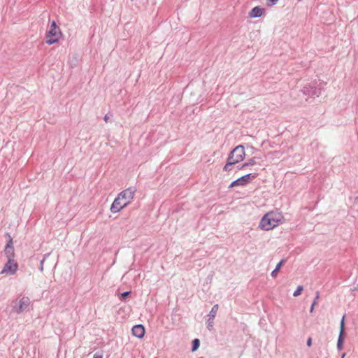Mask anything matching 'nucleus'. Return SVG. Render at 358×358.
Listing matches in <instances>:
<instances>
[{
	"label": "nucleus",
	"mask_w": 358,
	"mask_h": 358,
	"mask_svg": "<svg viewBox=\"0 0 358 358\" xmlns=\"http://www.w3.org/2000/svg\"><path fill=\"white\" fill-rule=\"evenodd\" d=\"M135 192L133 187H129L121 192L110 206L111 212L118 213L129 205L134 199Z\"/></svg>",
	"instance_id": "2"
},
{
	"label": "nucleus",
	"mask_w": 358,
	"mask_h": 358,
	"mask_svg": "<svg viewBox=\"0 0 358 358\" xmlns=\"http://www.w3.org/2000/svg\"><path fill=\"white\" fill-rule=\"evenodd\" d=\"M255 164H256V160L255 159V158H251L247 162L243 164L239 167V169L240 170H243V169H245L248 166H253V165H255Z\"/></svg>",
	"instance_id": "12"
},
{
	"label": "nucleus",
	"mask_w": 358,
	"mask_h": 358,
	"mask_svg": "<svg viewBox=\"0 0 358 358\" xmlns=\"http://www.w3.org/2000/svg\"><path fill=\"white\" fill-rule=\"evenodd\" d=\"M284 220L283 215L275 210L266 213L261 219L259 228L264 231H270L282 224Z\"/></svg>",
	"instance_id": "1"
},
{
	"label": "nucleus",
	"mask_w": 358,
	"mask_h": 358,
	"mask_svg": "<svg viewBox=\"0 0 358 358\" xmlns=\"http://www.w3.org/2000/svg\"><path fill=\"white\" fill-rule=\"evenodd\" d=\"M132 334L139 338H142L145 335V328L141 324H138L132 328Z\"/></svg>",
	"instance_id": "9"
},
{
	"label": "nucleus",
	"mask_w": 358,
	"mask_h": 358,
	"mask_svg": "<svg viewBox=\"0 0 358 358\" xmlns=\"http://www.w3.org/2000/svg\"><path fill=\"white\" fill-rule=\"evenodd\" d=\"M108 120H109V117L108 115H106L105 117H104V121L106 122H108Z\"/></svg>",
	"instance_id": "22"
},
{
	"label": "nucleus",
	"mask_w": 358,
	"mask_h": 358,
	"mask_svg": "<svg viewBox=\"0 0 358 358\" xmlns=\"http://www.w3.org/2000/svg\"><path fill=\"white\" fill-rule=\"evenodd\" d=\"M30 305V299L27 296H22L18 301V305L13 307V310L20 314L27 310Z\"/></svg>",
	"instance_id": "7"
},
{
	"label": "nucleus",
	"mask_w": 358,
	"mask_h": 358,
	"mask_svg": "<svg viewBox=\"0 0 358 358\" xmlns=\"http://www.w3.org/2000/svg\"><path fill=\"white\" fill-rule=\"evenodd\" d=\"M257 176V173H251L246 174L233 181L230 184L229 187L231 188L234 187L245 186L250 182H251L253 180H255Z\"/></svg>",
	"instance_id": "5"
},
{
	"label": "nucleus",
	"mask_w": 358,
	"mask_h": 358,
	"mask_svg": "<svg viewBox=\"0 0 358 358\" xmlns=\"http://www.w3.org/2000/svg\"><path fill=\"white\" fill-rule=\"evenodd\" d=\"M282 262L283 261H281L277 264L275 268L271 273L272 277L275 278L277 276L278 272L280 269Z\"/></svg>",
	"instance_id": "13"
},
{
	"label": "nucleus",
	"mask_w": 358,
	"mask_h": 358,
	"mask_svg": "<svg viewBox=\"0 0 358 358\" xmlns=\"http://www.w3.org/2000/svg\"><path fill=\"white\" fill-rule=\"evenodd\" d=\"M345 317V316L344 315L342 317V320L341 321L340 334H339V338H338V343H337L338 348L339 349H341L342 346H343V335L344 333Z\"/></svg>",
	"instance_id": "10"
},
{
	"label": "nucleus",
	"mask_w": 358,
	"mask_h": 358,
	"mask_svg": "<svg viewBox=\"0 0 358 358\" xmlns=\"http://www.w3.org/2000/svg\"><path fill=\"white\" fill-rule=\"evenodd\" d=\"M303 289V286H301V285H299V286L297 287V288H296V291L294 292V294H293L294 296H299V295L301 294V292H302Z\"/></svg>",
	"instance_id": "17"
},
{
	"label": "nucleus",
	"mask_w": 358,
	"mask_h": 358,
	"mask_svg": "<svg viewBox=\"0 0 358 358\" xmlns=\"http://www.w3.org/2000/svg\"><path fill=\"white\" fill-rule=\"evenodd\" d=\"M319 297H320V294H319V292H317V293H316V297H315V300L313 301V303H312L311 307H310V313H313V310H314V308H315V306L317 305V301H318V299H319Z\"/></svg>",
	"instance_id": "16"
},
{
	"label": "nucleus",
	"mask_w": 358,
	"mask_h": 358,
	"mask_svg": "<svg viewBox=\"0 0 358 358\" xmlns=\"http://www.w3.org/2000/svg\"><path fill=\"white\" fill-rule=\"evenodd\" d=\"M278 1V0H267L266 4L268 6H272L275 5Z\"/></svg>",
	"instance_id": "18"
},
{
	"label": "nucleus",
	"mask_w": 358,
	"mask_h": 358,
	"mask_svg": "<svg viewBox=\"0 0 358 358\" xmlns=\"http://www.w3.org/2000/svg\"><path fill=\"white\" fill-rule=\"evenodd\" d=\"M218 308H219V306L217 304L215 305L210 312V316L213 318V320L215 317L216 315H217V312L218 310Z\"/></svg>",
	"instance_id": "14"
},
{
	"label": "nucleus",
	"mask_w": 358,
	"mask_h": 358,
	"mask_svg": "<svg viewBox=\"0 0 358 358\" xmlns=\"http://www.w3.org/2000/svg\"><path fill=\"white\" fill-rule=\"evenodd\" d=\"M245 151L243 145H239L233 149L227 158V163L223 169L225 171H229L232 165L243 162L245 158Z\"/></svg>",
	"instance_id": "3"
},
{
	"label": "nucleus",
	"mask_w": 358,
	"mask_h": 358,
	"mask_svg": "<svg viewBox=\"0 0 358 358\" xmlns=\"http://www.w3.org/2000/svg\"><path fill=\"white\" fill-rule=\"evenodd\" d=\"M307 345L310 347L312 345V338H308V341H307Z\"/></svg>",
	"instance_id": "20"
},
{
	"label": "nucleus",
	"mask_w": 358,
	"mask_h": 358,
	"mask_svg": "<svg viewBox=\"0 0 358 358\" xmlns=\"http://www.w3.org/2000/svg\"><path fill=\"white\" fill-rule=\"evenodd\" d=\"M264 9L259 6L253 8L249 13V17L250 18H255L261 17L264 13Z\"/></svg>",
	"instance_id": "11"
},
{
	"label": "nucleus",
	"mask_w": 358,
	"mask_h": 358,
	"mask_svg": "<svg viewBox=\"0 0 358 358\" xmlns=\"http://www.w3.org/2000/svg\"><path fill=\"white\" fill-rule=\"evenodd\" d=\"M61 37L62 32L59 27L57 26L55 21L52 22L45 37L46 43L50 45L57 43Z\"/></svg>",
	"instance_id": "4"
},
{
	"label": "nucleus",
	"mask_w": 358,
	"mask_h": 358,
	"mask_svg": "<svg viewBox=\"0 0 358 358\" xmlns=\"http://www.w3.org/2000/svg\"><path fill=\"white\" fill-rule=\"evenodd\" d=\"M93 358H102V355H99V354H95L94 355Z\"/></svg>",
	"instance_id": "21"
},
{
	"label": "nucleus",
	"mask_w": 358,
	"mask_h": 358,
	"mask_svg": "<svg viewBox=\"0 0 358 358\" xmlns=\"http://www.w3.org/2000/svg\"><path fill=\"white\" fill-rule=\"evenodd\" d=\"M18 269V264L14 259H7L3 269L1 271V274L6 275H13L16 273Z\"/></svg>",
	"instance_id": "6"
},
{
	"label": "nucleus",
	"mask_w": 358,
	"mask_h": 358,
	"mask_svg": "<svg viewBox=\"0 0 358 358\" xmlns=\"http://www.w3.org/2000/svg\"><path fill=\"white\" fill-rule=\"evenodd\" d=\"M199 345H200V341H199V339L198 338H195L194 340H193L192 341V351H196L199 347Z\"/></svg>",
	"instance_id": "15"
},
{
	"label": "nucleus",
	"mask_w": 358,
	"mask_h": 358,
	"mask_svg": "<svg viewBox=\"0 0 358 358\" xmlns=\"http://www.w3.org/2000/svg\"><path fill=\"white\" fill-rule=\"evenodd\" d=\"M200 358H203V357H200Z\"/></svg>",
	"instance_id": "23"
},
{
	"label": "nucleus",
	"mask_w": 358,
	"mask_h": 358,
	"mask_svg": "<svg viewBox=\"0 0 358 358\" xmlns=\"http://www.w3.org/2000/svg\"><path fill=\"white\" fill-rule=\"evenodd\" d=\"M4 252L7 259L15 258V250L13 247V242L10 236L9 237V241H8L6 245L5 246Z\"/></svg>",
	"instance_id": "8"
},
{
	"label": "nucleus",
	"mask_w": 358,
	"mask_h": 358,
	"mask_svg": "<svg viewBox=\"0 0 358 358\" xmlns=\"http://www.w3.org/2000/svg\"><path fill=\"white\" fill-rule=\"evenodd\" d=\"M130 294V292H126L121 294V299L123 300L129 294Z\"/></svg>",
	"instance_id": "19"
}]
</instances>
